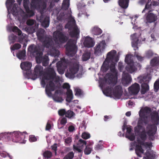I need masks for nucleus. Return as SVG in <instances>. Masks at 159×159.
<instances>
[{
  "instance_id": "nucleus-1",
  "label": "nucleus",
  "mask_w": 159,
  "mask_h": 159,
  "mask_svg": "<svg viewBox=\"0 0 159 159\" xmlns=\"http://www.w3.org/2000/svg\"><path fill=\"white\" fill-rule=\"evenodd\" d=\"M116 51L113 50L108 52L107 54V57L103 63L104 66L106 67V70L108 69V65L110 62L111 64L110 66V70L111 73L106 74L105 78V82H107L108 80L109 84L111 83L116 82L117 80L118 72L115 69V65L119 60L118 56H116Z\"/></svg>"
},
{
  "instance_id": "nucleus-2",
  "label": "nucleus",
  "mask_w": 159,
  "mask_h": 159,
  "mask_svg": "<svg viewBox=\"0 0 159 159\" xmlns=\"http://www.w3.org/2000/svg\"><path fill=\"white\" fill-rule=\"evenodd\" d=\"M144 124L140 125L142 126L141 128H138V123L137 125L134 128L135 132L139 134V136L143 141H145L147 139V135L146 134L149 136H153L154 135L157 131V127L154 125L148 124L146 127V131L145 127L143 126Z\"/></svg>"
},
{
  "instance_id": "nucleus-3",
  "label": "nucleus",
  "mask_w": 159,
  "mask_h": 159,
  "mask_svg": "<svg viewBox=\"0 0 159 159\" xmlns=\"http://www.w3.org/2000/svg\"><path fill=\"white\" fill-rule=\"evenodd\" d=\"M28 50L30 52L31 55L35 57L37 63H42L43 66H44L48 65L49 61L48 57L46 55L42 57L43 53L40 51L39 47L31 45L29 46Z\"/></svg>"
},
{
  "instance_id": "nucleus-4",
  "label": "nucleus",
  "mask_w": 159,
  "mask_h": 159,
  "mask_svg": "<svg viewBox=\"0 0 159 159\" xmlns=\"http://www.w3.org/2000/svg\"><path fill=\"white\" fill-rule=\"evenodd\" d=\"M37 35L39 40L42 42L44 47L50 48L53 46V43L52 38L47 36L46 32L43 29L38 30L37 32Z\"/></svg>"
},
{
  "instance_id": "nucleus-5",
  "label": "nucleus",
  "mask_w": 159,
  "mask_h": 159,
  "mask_svg": "<svg viewBox=\"0 0 159 159\" xmlns=\"http://www.w3.org/2000/svg\"><path fill=\"white\" fill-rule=\"evenodd\" d=\"M133 145L136 147L135 152L139 157H141L142 154H144L145 156L143 157V159H154L155 154L153 153V151H151L150 149H148L144 153V150L143 149L142 146L139 145V144H137L136 141L134 142Z\"/></svg>"
},
{
  "instance_id": "nucleus-6",
  "label": "nucleus",
  "mask_w": 159,
  "mask_h": 159,
  "mask_svg": "<svg viewBox=\"0 0 159 159\" xmlns=\"http://www.w3.org/2000/svg\"><path fill=\"white\" fill-rule=\"evenodd\" d=\"M152 111L151 108L148 107H144L140 110L139 112L140 118L138 121V126L137 128H142V126L140 125L148 124V121L147 119L148 116Z\"/></svg>"
},
{
  "instance_id": "nucleus-7",
  "label": "nucleus",
  "mask_w": 159,
  "mask_h": 159,
  "mask_svg": "<svg viewBox=\"0 0 159 159\" xmlns=\"http://www.w3.org/2000/svg\"><path fill=\"white\" fill-rule=\"evenodd\" d=\"M76 41L70 39L67 42L65 47L66 54L70 57H73L76 53L78 48L76 45Z\"/></svg>"
},
{
  "instance_id": "nucleus-8",
  "label": "nucleus",
  "mask_w": 159,
  "mask_h": 159,
  "mask_svg": "<svg viewBox=\"0 0 159 159\" xmlns=\"http://www.w3.org/2000/svg\"><path fill=\"white\" fill-rule=\"evenodd\" d=\"M63 28L60 27L59 29H57L53 33V39L56 43H64L66 42L68 39L67 37L62 31Z\"/></svg>"
},
{
  "instance_id": "nucleus-9",
  "label": "nucleus",
  "mask_w": 159,
  "mask_h": 159,
  "mask_svg": "<svg viewBox=\"0 0 159 159\" xmlns=\"http://www.w3.org/2000/svg\"><path fill=\"white\" fill-rule=\"evenodd\" d=\"M7 133V141H12L13 142H20L21 143L23 140L25 138V136L23 133L26 134V132L23 133L19 131H14L13 132H8Z\"/></svg>"
},
{
  "instance_id": "nucleus-10",
  "label": "nucleus",
  "mask_w": 159,
  "mask_h": 159,
  "mask_svg": "<svg viewBox=\"0 0 159 159\" xmlns=\"http://www.w3.org/2000/svg\"><path fill=\"white\" fill-rule=\"evenodd\" d=\"M41 81L42 87L44 88L46 85V80H53L56 77V73L53 68H49L47 69L43 74Z\"/></svg>"
},
{
  "instance_id": "nucleus-11",
  "label": "nucleus",
  "mask_w": 159,
  "mask_h": 159,
  "mask_svg": "<svg viewBox=\"0 0 159 159\" xmlns=\"http://www.w3.org/2000/svg\"><path fill=\"white\" fill-rule=\"evenodd\" d=\"M75 21L74 20L72 21H70L65 25V27L66 29H68L69 30H70L72 28V30L69 32V34L71 37L77 38L79 35L80 30L78 28L75 26Z\"/></svg>"
},
{
  "instance_id": "nucleus-12",
  "label": "nucleus",
  "mask_w": 159,
  "mask_h": 159,
  "mask_svg": "<svg viewBox=\"0 0 159 159\" xmlns=\"http://www.w3.org/2000/svg\"><path fill=\"white\" fill-rule=\"evenodd\" d=\"M125 62L127 64L126 67V70L130 73H132L137 70V68L134 66L133 60L129 54L126 55L125 59Z\"/></svg>"
},
{
  "instance_id": "nucleus-13",
  "label": "nucleus",
  "mask_w": 159,
  "mask_h": 159,
  "mask_svg": "<svg viewBox=\"0 0 159 159\" xmlns=\"http://www.w3.org/2000/svg\"><path fill=\"white\" fill-rule=\"evenodd\" d=\"M47 7V2L44 0H31L30 8L45 10Z\"/></svg>"
},
{
  "instance_id": "nucleus-14",
  "label": "nucleus",
  "mask_w": 159,
  "mask_h": 159,
  "mask_svg": "<svg viewBox=\"0 0 159 159\" xmlns=\"http://www.w3.org/2000/svg\"><path fill=\"white\" fill-rule=\"evenodd\" d=\"M15 2V0H7L6 4L8 10H11L12 14L16 16L18 15L19 11L17 9V4L14 3Z\"/></svg>"
},
{
  "instance_id": "nucleus-15",
  "label": "nucleus",
  "mask_w": 159,
  "mask_h": 159,
  "mask_svg": "<svg viewBox=\"0 0 159 159\" xmlns=\"http://www.w3.org/2000/svg\"><path fill=\"white\" fill-rule=\"evenodd\" d=\"M151 78L148 76L143 77L140 80L139 82L142 84L141 92L142 94H144L149 90V86L148 83Z\"/></svg>"
},
{
  "instance_id": "nucleus-16",
  "label": "nucleus",
  "mask_w": 159,
  "mask_h": 159,
  "mask_svg": "<svg viewBox=\"0 0 159 159\" xmlns=\"http://www.w3.org/2000/svg\"><path fill=\"white\" fill-rule=\"evenodd\" d=\"M20 66L21 69L25 72L27 77L29 78H31L32 75L31 68L32 66V64L31 62L28 61L24 62L21 63Z\"/></svg>"
},
{
  "instance_id": "nucleus-17",
  "label": "nucleus",
  "mask_w": 159,
  "mask_h": 159,
  "mask_svg": "<svg viewBox=\"0 0 159 159\" xmlns=\"http://www.w3.org/2000/svg\"><path fill=\"white\" fill-rule=\"evenodd\" d=\"M45 86L46 93L49 97L52 95V92L54 91L58 88L57 86L56 85L52 80H50Z\"/></svg>"
},
{
  "instance_id": "nucleus-18",
  "label": "nucleus",
  "mask_w": 159,
  "mask_h": 159,
  "mask_svg": "<svg viewBox=\"0 0 159 159\" xmlns=\"http://www.w3.org/2000/svg\"><path fill=\"white\" fill-rule=\"evenodd\" d=\"M44 72L43 67L39 65H37L34 68V74L32 73V75L31 76V78H29L35 80L38 76H41L43 75Z\"/></svg>"
},
{
  "instance_id": "nucleus-19",
  "label": "nucleus",
  "mask_w": 159,
  "mask_h": 159,
  "mask_svg": "<svg viewBox=\"0 0 159 159\" xmlns=\"http://www.w3.org/2000/svg\"><path fill=\"white\" fill-rule=\"evenodd\" d=\"M106 46L104 40H102L100 43L96 44L94 48V54L98 56L101 55L105 49Z\"/></svg>"
},
{
  "instance_id": "nucleus-20",
  "label": "nucleus",
  "mask_w": 159,
  "mask_h": 159,
  "mask_svg": "<svg viewBox=\"0 0 159 159\" xmlns=\"http://www.w3.org/2000/svg\"><path fill=\"white\" fill-rule=\"evenodd\" d=\"M148 13L145 14L146 23H151L155 22L157 20V16L156 14L152 13L153 10H148Z\"/></svg>"
},
{
  "instance_id": "nucleus-21",
  "label": "nucleus",
  "mask_w": 159,
  "mask_h": 159,
  "mask_svg": "<svg viewBox=\"0 0 159 159\" xmlns=\"http://www.w3.org/2000/svg\"><path fill=\"white\" fill-rule=\"evenodd\" d=\"M79 70V66L78 65H75L72 67L70 68L69 71L65 74L66 76L70 79L74 78L75 75L77 73Z\"/></svg>"
},
{
  "instance_id": "nucleus-22",
  "label": "nucleus",
  "mask_w": 159,
  "mask_h": 159,
  "mask_svg": "<svg viewBox=\"0 0 159 159\" xmlns=\"http://www.w3.org/2000/svg\"><path fill=\"white\" fill-rule=\"evenodd\" d=\"M29 0H23V7L26 12L30 17H31L34 15V12L33 10H35V9L31 8V9H30L29 7Z\"/></svg>"
},
{
  "instance_id": "nucleus-23",
  "label": "nucleus",
  "mask_w": 159,
  "mask_h": 159,
  "mask_svg": "<svg viewBox=\"0 0 159 159\" xmlns=\"http://www.w3.org/2000/svg\"><path fill=\"white\" fill-rule=\"evenodd\" d=\"M132 81L131 75L128 73L124 72L122 75L121 82L123 85L127 86Z\"/></svg>"
},
{
  "instance_id": "nucleus-24",
  "label": "nucleus",
  "mask_w": 159,
  "mask_h": 159,
  "mask_svg": "<svg viewBox=\"0 0 159 159\" xmlns=\"http://www.w3.org/2000/svg\"><path fill=\"white\" fill-rule=\"evenodd\" d=\"M86 144V142L85 141L82 140V139H80L77 143V146L74 145L73 146V149L78 151L79 152H81L82 151V149L84 146Z\"/></svg>"
},
{
  "instance_id": "nucleus-25",
  "label": "nucleus",
  "mask_w": 159,
  "mask_h": 159,
  "mask_svg": "<svg viewBox=\"0 0 159 159\" xmlns=\"http://www.w3.org/2000/svg\"><path fill=\"white\" fill-rule=\"evenodd\" d=\"M57 71L60 74H63L65 69L67 67L66 63L65 62L59 61L57 64Z\"/></svg>"
},
{
  "instance_id": "nucleus-26",
  "label": "nucleus",
  "mask_w": 159,
  "mask_h": 159,
  "mask_svg": "<svg viewBox=\"0 0 159 159\" xmlns=\"http://www.w3.org/2000/svg\"><path fill=\"white\" fill-rule=\"evenodd\" d=\"M140 86L139 84L135 83L128 88L129 92L133 95L137 94L140 90Z\"/></svg>"
},
{
  "instance_id": "nucleus-27",
  "label": "nucleus",
  "mask_w": 159,
  "mask_h": 159,
  "mask_svg": "<svg viewBox=\"0 0 159 159\" xmlns=\"http://www.w3.org/2000/svg\"><path fill=\"white\" fill-rule=\"evenodd\" d=\"M123 91L122 87L120 85H116L113 90V95L116 98H120L122 95Z\"/></svg>"
},
{
  "instance_id": "nucleus-28",
  "label": "nucleus",
  "mask_w": 159,
  "mask_h": 159,
  "mask_svg": "<svg viewBox=\"0 0 159 159\" xmlns=\"http://www.w3.org/2000/svg\"><path fill=\"white\" fill-rule=\"evenodd\" d=\"M84 44L85 47L91 48L94 46V43L92 38L87 37L85 39Z\"/></svg>"
},
{
  "instance_id": "nucleus-29",
  "label": "nucleus",
  "mask_w": 159,
  "mask_h": 159,
  "mask_svg": "<svg viewBox=\"0 0 159 159\" xmlns=\"http://www.w3.org/2000/svg\"><path fill=\"white\" fill-rule=\"evenodd\" d=\"M151 119L152 122L153 123L152 125L157 127L156 125H157L159 124V116L158 113L156 111L153 112L151 115Z\"/></svg>"
},
{
  "instance_id": "nucleus-30",
  "label": "nucleus",
  "mask_w": 159,
  "mask_h": 159,
  "mask_svg": "<svg viewBox=\"0 0 159 159\" xmlns=\"http://www.w3.org/2000/svg\"><path fill=\"white\" fill-rule=\"evenodd\" d=\"M152 0H140L139 3L141 5L146 4L144 8L142 11V12L143 13L145 12L146 10L151 9L150 2Z\"/></svg>"
},
{
  "instance_id": "nucleus-31",
  "label": "nucleus",
  "mask_w": 159,
  "mask_h": 159,
  "mask_svg": "<svg viewBox=\"0 0 159 159\" xmlns=\"http://www.w3.org/2000/svg\"><path fill=\"white\" fill-rule=\"evenodd\" d=\"M50 55L54 57H58L60 54L59 51L53 46L51 48H50L48 52Z\"/></svg>"
},
{
  "instance_id": "nucleus-32",
  "label": "nucleus",
  "mask_w": 159,
  "mask_h": 159,
  "mask_svg": "<svg viewBox=\"0 0 159 159\" xmlns=\"http://www.w3.org/2000/svg\"><path fill=\"white\" fill-rule=\"evenodd\" d=\"M129 0H119L118 4L122 8L125 9L128 7Z\"/></svg>"
},
{
  "instance_id": "nucleus-33",
  "label": "nucleus",
  "mask_w": 159,
  "mask_h": 159,
  "mask_svg": "<svg viewBox=\"0 0 159 159\" xmlns=\"http://www.w3.org/2000/svg\"><path fill=\"white\" fill-rule=\"evenodd\" d=\"M40 21L42 23V26L45 28L48 27L49 25L50 19L49 17L48 16L46 17L43 21L40 19Z\"/></svg>"
},
{
  "instance_id": "nucleus-34",
  "label": "nucleus",
  "mask_w": 159,
  "mask_h": 159,
  "mask_svg": "<svg viewBox=\"0 0 159 159\" xmlns=\"http://www.w3.org/2000/svg\"><path fill=\"white\" fill-rule=\"evenodd\" d=\"M150 64L153 67L159 66V57H153L151 60Z\"/></svg>"
},
{
  "instance_id": "nucleus-35",
  "label": "nucleus",
  "mask_w": 159,
  "mask_h": 159,
  "mask_svg": "<svg viewBox=\"0 0 159 159\" xmlns=\"http://www.w3.org/2000/svg\"><path fill=\"white\" fill-rule=\"evenodd\" d=\"M91 32L94 35H99L102 33V31L100 28L95 26L92 29Z\"/></svg>"
},
{
  "instance_id": "nucleus-36",
  "label": "nucleus",
  "mask_w": 159,
  "mask_h": 159,
  "mask_svg": "<svg viewBox=\"0 0 159 159\" xmlns=\"http://www.w3.org/2000/svg\"><path fill=\"white\" fill-rule=\"evenodd\" d=\"M67 97L66 101L70 103L73 98V95L72 90L68 91L66 92Z\"/></svg>"
},
{
  "instance_id": "nucleus-37",
  "label": "nucleus",
  "mask_w": 159,
  "mask_h": 159,
  "mask_svg": "<svg viewBox=\"0 0 159 159\" xmlns=\"http://www.w3.org/2000/svg\"><path fill=\"white\" fill-rule=\"evenodd\" d=\"M25 50L24 49L18 52L16 56L20 59H24L25 56Z\"/></svg>"
},
{
  "instance_id": "nucleus-38",
  "label": "nucleus",
  "mask_w": 159,
  "mask_h": 159,
  "mask_svg": "<svg viewBox=\"0 0 159 159\" xmlns=\"http://www.w3.org/2000/svg\"><path fill=\"white\" fill-rule=\"evenodd\" d=\"M70 6V0H63L62 5V8L65 10H67Z\"/></svg>"
},
{
  "instance_id": "nucleus-39",
  "label": "nucleus",
  "mask_w": 159,
  "mask_h": 159,
  "mask_svg": "<svg viewBox=\"0 0 159 159\" xmlns=\"http://www.w3.org/2000/svg\"><path fill=\"white\" fill-rule=\"evenodd\" d=\"M52 98L53 100L57 102H61L63 101L62 98L60 96L57 95V94H54Z\"/></svg>"
},
{
  "instance_id": "nucleus-40",
  "label": "nucleus",
  "mask_w": 159,
  "mask_h": 159,
  "mask_svg": "<svg viewBox=\"0 0 159 159\" xmlns=\"http://www.w3.org/2000/svg\"><path fill=\"white\" fill-rule=\"evenodd\" d=\"M91 54L90 52H86L84 53L82 57V59L83 61H86L89 60Z\"/></svg>"
},
{
  "instance_id": "nucleus-41",
  "label": "nucleus",
  "mask_w": 159,
  "mask_h": 159,
  "mask_svg": "<svg viewBox=\"0 0 159 159\" xmlns=\"http://www.w3.org/2000/svg\"><path fill=\"white\" fill-rule=\"evenodd\" d=\"M136 34L135 33L131 35V37L132 40H134V41L132 42V44L133 47L136 46L137 45H138V44L139 39H137L136 40V39H135V35Z\"/></svg>"
},
{
  "instance_id": "nucleus-42",
  "label": "nucleus",
  "mask_w": 159,
  "mask_h": 159,
  "mask_svg": "<svg viewBox=\"0 0 159 159\" xmlns=\"http://www.w3.org/2000/svg\"><path fill=\"white\" fill-rule=\"evenodd\" d=\"M75 115V113L73 111L70 110H68L67 111H66L65 116L69 118H71Z\"/></svg>"
},
{
  "instance_id": "nucleus-43",
  "label": "nucleus",
  "mask_w": 159,
  "mask_h": 159,
  "mask_svg": "<svg viewBox=\"0 0 159 159\" xmlns=\"http://www.w3.org/2000/svg\"><path fill=\"white\" fill-rule=\"evenodd\" d=\"M74 156V152H70L66 155L63 159H72Z\"/></svg>"
},
{
  "instance_id": "nucleus-44",
  "label": "nucleus",
  "mask_w": 159,
  "mask_h": 159,
  "mask_svg": "<svg viewBox=\"0 0 159 159\" xmlns=\"http://www.w3.org/2000/svg\"><path fill=\"white\" fill-rule=\"evenodd\" d=\"M43 157L46 158H50L52 156V152L49 151H47L43 153Z\"/></svg>"
},
{
  "instance_id": "nucleus-45",
  "label": "nucleus",
  "mask_w": 159,
  "mask_h": 159,
  "mask_svg": "<svg viewBox=\"0 0 159 159\" xmlns=\"http://www.w3.org/2000/svg\"><path fill=\"white\" fill-rule=\"evenodd\" d=\"M111 88L108 86L104 89L103 92L107 96L111 93Z\"/></svg>"
},
{
  "instance_id": "nucleus-46",
  "label": "nucleus",
  "mask_w": 159,
  "mask_h": 159,
  "mask_svg": "<svg viewBox=\"0 0 159 159\" xmlns=\"http://www.w3.org/2000/svg\"><path fill=\"white\" fill-rule=\"evenodd\" d=\"M12 31L14 32L17 33L18 35L19 36L20 35L22 34L21 30L16 26L13 27Z\"/></svg>"
},
{
  "instance_id": "nucleus-47",
  "label": "nucleus",
  "mask_w": 159,
  "mask_h": 159,
  "mask_svg": "<svg viewBox=\"0 0 159 159\" xmlns=\"http://www.w3.org/2000/svg\"><path fill=\"white\" fill-rule=\"evenodd\" d=\"M92 150V148L89 146H87L84 150V152L85 154L88 155L89 154Z\"/></svg>"
},
{
  "instance_id": "nucleus-48",
  "label": "nucleus",
  "mask_w": 159,
  "mask_h": 159,
  "mask_svg": "<svg viewBox=\"0 0 159 159\" xmlns=\"http://www.w3.org/2000/svg\"><path fill=\"white\" fill-rule=\"evenodd\" d=\"M152 0L150 2V4H151V9H148L147 10H153V9H152L153 8H154L153 7L154 6H158L159 5V3L157 1H153L152 2Z\"/></svg>"
},
{
  "instance_id": "nucleus-49",
  "label": "nucleus",
  "mask_w": 159,
  "mask_h": 159,
  "mask_svg": "<svg viewBox=\"0 0 159 159\" xmlns=\"http://www.w3.org/2000/svg\"><path fill=\"white\" fill-rule=\"evenodd\" d=\"M21 47V45L19 43H16L12 47H11V50H14L16 49H18Z\"/></svg>"
},
{
  "instance_id": "nucleus-50",
  "label": "nucleus",
  "mask_w": 159,
  "mask_h": 159,
  "mask_svg": "<svg viewBox=\"0 0 159 159\" xmlns=\"http://www.w3.org/2000/svg\"><path fill=\"white\" fill-rule=\"evenodd\" d=\"M81 136L83 139H86L89 138L90 136L89 134L84 132L82 134Z\"/></svg>"
},
{
  "instance_id": "nucleus-51",
  "label": "nucleus",
  "mask_w": 159,
  "mask_h": 159,
  "mask_svg": "<svg viewBox=\"0 0 159 159\" xmlns=\"http://www.w3.org/2000/svg\"><path fill=\"white\" fill-rule=\"evenodd\" d=\"M33 25L34 26H32L31 28V30L32 32H34L38 30L39 26V24L36 23H35Z\"/></svg>"
},
{
  "instance_id": "nucleus-52",
  "label": "nucleus",
  "mask_w": 159,
  "mask_h": 159,
  "mask_svg": "<svg viewBox=\"0 0 159 159\" xmlns=\"http://www.w3.org/2000/svg\"><path fill=\"white\" fill-rule=\"evenodd\" d=\"M75 95L77 96H80L82 95V92L81 89L79 88H76L75 90Z\"/></svg>"
},
{
  "instance_id": "nucleus-53",
  "label": "nucleus",
  "mask_w": 159,
  "mask_h": 159,
  "mask_svg": "<svg viewBox=\"0 0 159 159\" xmlns=\"http://www.w3.org/2000/svg\"><path fill=\"white\" fill-rule=\"evenodd\" d=\"M36 23L35 20L33 19H30L27 21L26 24L28 25L32 26L34 25Z\"/></svg>"
},
{
  "instance_id": "nucleus-54",
  "label": "nucleus",
  "mask_w": 159,
  "mask_h": 159,
  "mask_svg": "<svg viewBox=\"0 0 159 159\" xmlns=\"http://www.w3.org/2000/svg\"><path fill=\"white\" fill-rule=\"evenodd\" d=\"M66 112L65 109H63L59 110L58 111V113L59 116H62L66 115Z\"/></svg>"
},
{
  "instance_id": "nucleus-55",
  "label": "nucleus",
  "mask_w": 159,
  "mask_h": 159,
  "mask_svg": "<svg viewBox=\"0 0 159 159\" xmlns=\"http://www.w3.org/2000/svg\"><path fill=\"white\" fill-rule=\"evenodd\" d=\"M7 133H1L0 134V140L2 139H5L7 140Z\"/></svg>"
},
{
  "instance_id": "nucleus-56",
  "label": "nucleus",
  "mask_w": 159,
  "mask_h": 159,
  "mask_svg": "<svg viewBox=\"0 0 159 159\" xmlns=\"http://www.w3.org/2000/svg\"><path fill=\"white\" fill-rule=\"evenodd\" d=\"M125 137L126 138H128L131 141H133L135 139V136L133 134H131L130 135H127L126 134L125 135Z\"/></svg>"
},
{
  "instance_id": "nucleus-57",
  "label": "nucleus",
  "mask_w": 159,
  "mask_h": 159,
  "mask_svg": "<svg viewBox=\"0 0 159 159\" xmlns=\"http://www.w3.org/2000/svg\"><path fill=\"white\" fill-rule=\"evenodd\" d=\"M62 88L64 89H66L67 90V92H68V91L71 90L70 89V86L68 83H64L62 86Z\"/></svg>"
},
{
  "instance_id": "nucleus-58",
  "label": "nucleus",
  "mask_w": 159,
  "mask_h": 159,
  "mask_svg": "<svg viewBox=\"0 0 159 159\" xmlns=\"http://www.w3.org/2000/svg\"><path fill=\"white\" fill-rule=\"evenodd\" d=\"M154 88L155 89H156L157 91L159 89V80H157L155 82L154 84Z\"/></svg>"
},
{
  "instance_id": "nucleus-59",
  "label": "nucleus",
  "mask_w": 159,
  "mask_h": 159,
  "mask_svg": "<svg viewBox=\"0 0 159 159\" xmlns=\"http://www.w3.org/2000/svg\"><path fill=\"white\" fill-rule=\"evenodd\" d=\"M134 56L139 61H142L143 60V57H142L139 56L138 54V53L136 52H135L134 54Z\"/></svg>"
},
{
  "instance_id": "nucleus-60",
  "label": "nucleus",
  "mask_w": 159,
  "mask_h": 159,
  "mask_svg": "<svg viewBox=\"0 0 159 159\" xmlns=\"http://www.w3.org/2000/svg\"><path fill=\"white\" fill-rule=\"evenodd\" d=\"M29 139L30 142H34L37 141V139L33 135H30Z\"/></svg>"
},
{
  "instance_id": "nucleus-61",
  "label": "nucleus",
  "mask_w": 159,
  "mask_h": 159,
  "mask_svg": "<svg viewBox=\"0 0 159 159\" xmlns=\"http://www.w3.org/2000/svg\"><path fill=\"white\" fill-rule=\"evenodd\" d=\"M153 55V53L151 50H148L146 52V56L148 58L152 57Z\"/></svg>"
},
{
  "instance_id": "nucleus-62",
  "label": "nucleus",
  "mask_w": 159,
  "mask_h": 159,
  "mask_svg": "<svg viewBox=\"0 0 159 159\" xmlns=\"http://www.w3.org/2000/svg\"><path fill=\"white\" fill-rule=\"evenodd\" d=\"M52 150L54 151L55 154L56 155H57V143H54L53 145L51 147Z\"/></svg>"
},
{
  "instance_id": "nucleus-63",
  "label": "nucleus",
  "mask_w": 159,
  "mask_h": 159,
  "mask_svg": "<svg viewBox=\"0 0 159 159\" xmlns=\"http://www.w3.org/2000/svg\"><path fill=\"white\" fill-rule=\"evenodd\" d=\"M64 14L60 13L57 17V19L59 21H61L64 18Z\"/></svg>"
},
{
  "instance_id": "nucleus-64",
  "label": "nucleus",
  "mask_w": 159,
  "mask_h": 159,
  "mask_svg": "<svg viewBox=\"0 0 159 159\" xmlns=\"http://www.w3.org/2000/svg\"><path fill=\"white\" fill-rule=\"evenodd\" d=\"M67 119L65 117H63L61 120L60 123L62 125H65L67 123Z\"/></svg>"
}]
</instances>
